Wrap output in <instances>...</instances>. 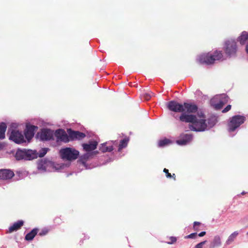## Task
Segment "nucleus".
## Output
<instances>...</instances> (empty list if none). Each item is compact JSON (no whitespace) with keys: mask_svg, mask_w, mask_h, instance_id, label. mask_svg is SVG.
<instances>
[{"mask_svg":"<svg viewBox=\"0 0 248 248\" xmlns=\"http://www.w3.org/2000/svg\"><path fill=\"white\" fill-rule=\"evenodd\" d=\"M205 118V116L202 112L198 113L197 115L182 113L179 119L181 122L191 123L189 128L191 130L200 132L204 131L207 129Z\"/></svg>","mask_w":248,"mask_h":248,"instance_id":"obj_1","label":"nucleus"},{"mask_svg":"<svg viewBox=\"0 0 248 248\" xmlns=\"http://www.w3.org/2000/svg\"><path fill=\"white\" fill-rule=\"evenodd\" d=\"M223 58V53L221 51L216 50L213 53H204L199 56L198 61L201 64L211 65L215 63L217 61H219Z\"/></svg>","mask_w":248,"mask_h":248,"instance_id":"obj_2","label":"nucleus"},{"mask_svg":"<svg viewBox=\"0 0 248 248\" xmlns=\"http://www.w3.org/2000/svg\"><path fill=\"white\" fill-rule=\"evenodd\" d=\"M37 153L36 151H33L31 150H17L15 157L17 160L22 159L31 160L35 158H37Z\"/></svg>","mask_w":248,"mask_h":248,"instance_id":"obj_3","label":"nucleus"},{"mask_svg":"<svg viewBox=\"0 0 248 248\" xmlns=\"http://www.w3.org/2000/svg\"><path fill=\"white\" fill-rule=\"evenodd\" d=\"M79 152L74 148L66 147L60 150V155L62 158L67 160H74L78 158Z\"/></svg>","mask_w":248,"mask_h":248,"instance_id":"obj_4","label":"nucleus"},{"mask_svg":"<svg viewBox=\"0 0 248 248\" xmlns=\"http://www.w3.org/2000/svg\"><path fill=\"white\" fill-rule=\"evenodd\" d=\"M224 50L228 56H235L237 51L236 42L232 39L226 40L224 43Z\"/></svg>","mask_w":248,"mask_h":248,"instance_id":"obj_5","label":"nucleus"},{"mask_svg":"<svg viewBox=\"0 0 248 248\" xmlns=\"http://www.w3.org/2000/svg\"><path fill=\"white\" fill-rule=\"evenodd\" d=\"M246 118L243 116L235 115L231 119L228 123V130L230 132H233L243 124L245 121Z\"/></svg>","mask_w":248,"mask_h":248,"instance_id":"obj_6","label":"nucleus"},{"mask_svg":"<svg viewBox=\"0 0 248 248\" xmlns=\"http://www.w3.org/2000/svg\"><path fill=\"white\" fill-rule=\"evenodd\" d=\"M9 139L17 144L26 142L24 135L21 132H19L18 130H12L9 136Z\"/></svg>","mask_w":248,"mask_h":248,"instance_id":"obj_7","label":"nucleus"},{"mask_svg":"<svg viewBox=\"0 0 248 248\" xmlns=\"http://www.w3.org/2000/svg\"><path fill=\"white\" fill-rule=\"evenodd\" d=\"M67 132L69 136V141L81 140L86 137L85 133L78 131L73 130L71 129H68Z\"/></svg>","mask_w":248,"mask_h":248,"instance_id":"obj_8","label":"nucleus"},{"mask_svg":"<svg viewBox=\"0 0 248 248\" xmlns=\"http://www.w3.org/2000/svg\"><path fill=\"white\" fill-rule=\"evenodd\" d=\"M167 108L171 111L176 112H184L183 104L175 101H170L167 104Z\"/></svg>","mask_w":248,"mask_h":248,"instance_id":"obj_9","label":"nucleus"},{"mask_svg":"<svg viewBox=\"0 0 248 248\" xmlns=\"http://www.w3.org/2000/svg\"><path fill=\"white\" fill-rule=\"evenodd\" d=\"M55 136L58 141H61L64 142H68L69 141V136L66 132L62 129H59L56 130Z\"/></svg>","mask_w":248,"mask_h":248,"instance_id":"obj_10","label":"nucleus"},{"mask_svg":"<svg viewBox=\"0 0 248 248\" xmlns=\"http://www.w3.org/2000/svg\"><path fill=\"white\" fill-rule=\"evenodd\" d=\"M38 127L33 125H27L24 132L25 138L29 142L33 137L35 130Z\"/></svg>","mask_w":248,"mask_h":248,"instance_id":"obj_11","label":"nucleus"},{"mask_svg":"<svg viewBox=\"0 0 248 248\" xmlns=\"http://www.w3.org/2000/svg\"><path fill=\"white\" fill-rule=\"evenodd\" d=\"M53 131L48 129H43L40 133L41 140H49L53 139Z\"/></svg>","mask_w":248,"mask_h":248,"instance_id":"obj_12","label":"nucleus"},{"mask_svg":"<svg viewBox=\"0 0 248 248\" xmlns=\"http://www.w3.org/2000/svg\"><path fill=\"white\" fill-rule=\"evenodd\" d=\"M198 106L193 104L184 103L183 104L184 112L183 113H195L198 110Z\"/></svg>","mask_w":248,"mask_h":248,"instance_id":"obj_13","label":"nucleus"},{"mask_svg":"<svg viewBox=\"0 0 248 248\" xmlns=\"http://www.w3.org/2000/svg\"><path fill=\"white\" fill-rule=\"evenodd\" d=\"M192 139V135L182 134L180 135V139L176 141V142L179 145H184L189 142Z\"/></svg>","mask_w":248,"mask_h":248,"instance_id":"obj_14","label":"nucleus"},{"mask_svg":"<svg viewBox=\"0 0 248 248\" xmlns=\"http://www.w3.org/2000/svg\"><path fill=\"white\" fill-rule=\"evenodd\" d=\"M15 174L14 172L8 169L0 170V180H8L11 179Z\"/></svg>","mask_w":248,"mask_h":248,"instance_id":"obj_15","label":"nucleus"},{"mask_svg":"<svg viewBox=\"0 0 248 248\" xmlns=\"http://www.w3.org/2000/svg\"><path fill=\"white\" fill-rule=\"evenodd\" d=\"M98 145V142L95 140L89 141L88 143H83L82 146L83 150L86 152H91L95 150Z\"/></svg>","mask_w":248,"mask_h":248,"instance_id":"obj_16","label":"nucleus"},{"mask_svg":"<svg viewBox=\"0 0 248 248\" xmlns=\"http://www.w3.org/2000/svg\"><path fill=\"white\" fill-rule=\"evenodd\" d=\"M23 224L24 221L23 220H18L15 222L12 226L9 228L8 232L9 233H12L13 232L16 231L20 229Z\"/></svg>","mask_w":248,"mask_h":248,"instance_id":"obj_17","label":"nucleus"},{"mask_svg":"<svg viewBox=\"0 0 248 248\" xmlns=\"http://www.w3.org/2000/svg\"><path fill=\"white\" fill-rule=\"evenodd\" d=\"M237 41L242 45L246 44L248 41V32L246 31H243L241 35L238 38Z\"/></svg>","mask_w":248,"mask_h":248,"instance_id":"obj_18","label":"nucleus"},{"mask_svg":"<svg viewBox=\"0 0 248 248\" xmlns=\"http://www.w3.org/2000/svg\"><path fill=\"white\" fill-rule=\"evenodd\" d=\"M221 245V238L219 235L215 236L211 243L210 248H215Z\"/></svg>","mask_w":248,"mask_h":248,"instance_id":"obj_19","label":"nucleus"},{"mask_svg":"<svg viewBox=\"0 0 248 248\" xmlns=\"http://www.w3.org/2000/svg\"><path fill=\"white\" fill-rule=\"evenodd\" d=\"M38 232V229L34 228L30 232L28 233L25 236V240L27 241L32 240Z\"/></svg>","mask_w":248,"mask_h":248,"instance_id":"obj_20","label":"nucleus"},{"mask_svg":"<svg viewBox=\"0 0 248 248\" xmlns=\"http://www.w3.org/2000/svg\"><path fill=\"white\" fill-rule=\"evenodd\" d=\"M7 126L6 124L2 123L0 124V140L5 138V133L6 130Z\"/></svg>","mask_w":248,"mask_h":248,"instance_id":"obj_21","label":"nucleus"},{"mask_svg":"<svg viewBox=\"0 0 248 248\" xmlns=\"http://www.w3.org/2000/svg\"><path fill=\"white\" fill-rule=\"evenodd\" d=\"M238 234V232H234L232 233L228 237L227 240L226 241V244L227 245H230L231 244L234 240L235 239V238L237 237V236Z\"/></svg>","mask_w":248,"mask_h":248,"instance_id":"obj_22","label":"nucleus"},{"mask_svg":"<svg viewBox=\"0 0 248 248\" xmlns=\"http://www.w3.org/2000/svg\"><path fill=\"white\" fill-rule=\"evenodd\" d=\"M113 148L112 146H108L106 145V143H103L101 144V146L100 147V150L102 152H111L113 150Z\"/></svg>","mask_w":248,"mask_h":248,"instance_id":"obj_23","label":"nucleus"},{"mask_svg":"<svg viewBox=\"0 0 248 248\" xmlns=\"http://www.w3.org/2000/svg\"><path fill=\"white\" fill-rule=\"evenodd\" d=\"M91 155H92V154L91 153H89L85 154L84 155H83L80 156V157L79 158V161L83 164L84 165Z\"/></svg>","mask_w":248,"mask_h":248,"instance_id":"obj_24","label":"nucleus"},{"mask_svg":"<svg viewBox=\"0 0 248 248\" xmlns=\"http://www.w3.org/2000/svg\"><path fill=\"white\" fill-rule=\"evenodd\" d=\"M128 140V139L124 138L120 141L118 148L119 151H120L123 148L127 146Z\"/></svg>","mask_w":248,"mask_h":248,"instance_id":"obj_25","label":"nucleus"},{"mask_svg":"<svg viewBox=\"0 0 248 248\" xmlns=\"http://www.w3.org/2000/svg\"><path fill=\"white\" fill-rule=\"evenodd\" d=\"M229 99V96L225 94H221L219 96V100L223 103L224 105L228 102Z\"/></svg>","mask_w":248,"mask_h":248,"instance_id":"obj_26","label":"nucleus"},{"mask_svg":"<svg viewBox=\"0 0 248 248\" xmlns=\"http://www.w3.org/2000/svg\"><path fill=\"white\" fill-rule=\"evenodd\" d=\"M170 143V140L167 139L160 140L158 141V146L160 147H164Z\"/></svg>","mask_w":248,"mask_h":248,"instance_id":"obj_27","label":"nucleus"},{"mask_svg":"<svg viewBox=\"0 0 248 248\" xmlns=\"http://www.w3.org/2000/svg\"><path fill=\"white\" fill-rule=\"evenodd\" d=\"M213 101H214L213 100H212V101H211L212 105V106H214L215 108H216V109H221L223 107V106L224 105L223 103L221 102L219 100L218 103H217V104H213Z\"/></svg>","mask_w":248,"mask_h":248,"instance_id":"obj_28","label":"nucleus"},{"mask_svg":"<svg viewBox=\"0 0 248 248\" xmlns=\"http://www.w3.org/2000/svg\"><path fill=\"white\" fill-rule=\"evenodd\" d=\"M201 225V223L200 222L195 221L193 223V230L195 231H199L201 229L199 228L200 226Z\"/></svg>","mask_w":248,"mask_h":248,"instance_id":"obj_29","label":"nucleus"},{"mask_svg":"<svg viewBox=\"0 0 248 248\" xmlns=\"http://www.w3.org/2000/svg\"><path fill=\"white\" fill-rule=\"evenodd\" d=\"M197 233L196 232L192 233L188 235H186L184 237L185 239H194L196 237Z\"/></svg>","mask_w":248,"mask_h":248,"instance_id":"obj_30","label":"nucleus"},{"mask_svg":"<svg viewBox=\"0 0 248 248\" xmlns=\"http://www.w3.org/2000/svg\"><path fill=\"white\" fill-rule=\"evenodd\" d=\"M170 241L168 242L167 243L168 244H172L175 243L177 241V238L176 237L174 236H171L169 238Z\"/></svg>","mask_w":248,"mask_h":248,"instance_id":"obj_31","label":"nucleus"},{"mask_svg":"<svg viewBox=\"0 0 248 248\" xmlns=\"http://www.w3.org/2000/svg\"><path fill=\"white\" fill-rule=\"evenodd\" d=\"M54 222L55 224H56V225H59L62 223V220L60 217H57L54 218Z\"/></svg>","mask_w":248,"mask_h":248,"instance_id":"obj_32","label":"nucleus"},{"mask_svg":"<svg viewBox=\"0 0 248 248\" xmlns=\"http://www.w3.org/2000/svg\"><path fill=\"white\" fill-rule=\"evenodd\" d=\"M47 152V150L46 148H44L42 149V152L40 153L38 155L37 154L38 156L40 157H43Z\"/></svg>","mask_w":248,"mask_h":248,"instance_id":"obj_33","label":"nucleus"},{"mask_svg":"<svg viewBox=\"0 0 248 248\" xmlns=\"http://www.w3.org/2000/svg\"><path fill=\"white\" fill-rule=\"evenodd\" d=\"M163 172L164 173H165L166 174V176L168 178H171V174L169 173V170L166 168L164 169L163 170Z\"/></svg>","mask_w":248,"mask_h":248,"instance_id":"obj_34","label":"nucleus"},{"mask_svg":"<svg viewBox=\"0 0 248 248\" xmlns=\"http://www.w3.org/2000/svg\"><path fill=\"white\" fill-rule=\"evenodd\" d=\"M206 242V241H204L197 244L194 248H202V246Z\"/></svg>","mask_w":248,"mask_h":248,"instance_id":"obj_35","label":"nucleus"},{"mask_svg":"<svg viewBox=\"0 0 248 248\" xmlns=\"http://www.w3.org/2000/svg\"><path fill=\"white\" fill-rule=\"evenodd\" d=\"M48 232V230L47 229H44L42 230L39 233V235L40 236H43L46 235Z\"/></svg>","mask_w":248,"mask_h":248,"instance_id":"obj_36","label":"nucleus"},{"mask_svg":"<svg viewBox=\"0 0 248 248\" xmlns=\"http://www.w3.org/2000/svg\"><path fill=\"white\" fill-rule=\"evenodd\" d=\"M232 108V106L231 105H228L226 106V107L223 109L222 111L223 113H226L228 111H229Z\"/></svg>","mask_w":248,"mask_h":248,"instance_id":"obj_37","label":"nucleus"},{"mask_svg":"<svg viewBox=\"0 0 248 248\" xmlns=\"http://www.w3.org/2000/svg\"><path fill=\"white\" fill-rule=\"evenodd\" d=\"M143 97L145 100H149L150 99L151 95L148 93H145L143 94Z\"/></svg>","mask_w":248,"mask_h":248,"instance_id":"obj_38","label":"nucleus"},{"mask_svg":"<svg viewBox=\"0 0 248 248\" xmlns=\"http://www.w3.org/2000/svg\"><path fill=\"white\" fill-rule=\"evenodd\" d=\"M205 234H206L205 232H200V233H199L198 236L200 237H202L204 235H205Z\"/></svg>","mask_w":248,"mask_h":248,"instance_id":"obj_39","label":"nucleus"},{"mask_svg":"<svg viewBox=\"0 0 248 248\" xmlns=\"http://www.w3.org/2000/svg\"><path fill=\"white\" fill-rule=\"evenodd\" d=\"M171 177L173 178L174 180H176V176H175V174L174 173H173V174H172V175H171Z\"/></svg>","mask_w":248,"mask_h":248,"instance_id":"obj_40","label":"nucleus"},{"mask_svg":"<svg viewBox=\"0 0 248 248\" xmlns=\"http://www.w3.org/2000/svg\"><path fill=\"white\" fill-rule=\"evenodd\" d=\"M246 50L247 52L248 53V45L246 46Z\"/></svg>","mask_w":248,"mask_h":248,"instance_id":"obj_41","label":"nucleus"},{"mask_svg":"<svg viewBox=\"0 0 248 248\" xmlns=\"http://www.w3.org/2000/svg\"><path fill=\"white\" fill-rule=\"evenodd\" d=\"M245 194H246V192H244H244H242L241 193V194H242V195H245Z\"/></svg>","mask_w":248,"mask_h":248,"instance_id":"obj_42","label":"nucleus"},{"mask_svg":"<svg viewBox=\"0 0 248 248\" xmlns=\"http://www.w3.org/2000/svg\"><path fill=\"white\" fill-rule=\"evenodd\" d=\"M247 234H248V232Z\"/></svg>","mask_w":248,"mask_h":248,"instance_id":"obj_43","label":"nucleus"}]
</instances>
